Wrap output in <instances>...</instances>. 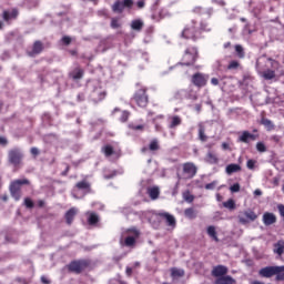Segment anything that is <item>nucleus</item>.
Segmentation results:
<instances>
[{
  "mask_svg": "<svg viewBox=\"0 0 284 284\" xmlns=\"http://www.w3.org/2000/svg\"><path fill=\"white\" fill-rule=\"evenodd\" d=\"M212 27L206 21L197 22L196 20H191L189 24L184 27L181 32L182 39H186L189 41H201L203 39V32H210Z\"/></svg>",
  "mask_w": 284,
  "mask_h": 284,
  "instance_id": "nucleus-1",
  "label": "nucleus"
},
{
  "mask_svg": "<svg viewBox=\"0 0 284 284\" xmlns=\"http://www.w3.org/2000/svg\"><path fill=\"white\" fill-rule=\"evenodd\" d=\"M136 91L134 92L131 101L135 103L138 108H148L150 103V97L148 95V87L141 85V83L136 84Z\"/></svg>",
  "mask_w": 284,
  "mask_h": 284,
  "instance_id": "nucleus-2",
  "label": "nucleus"
},
{
  "mask_svg": "<svg viewBox=\"0 0 284 284\" xmlns=\"http://www.w3.org/2000/svg\"><path fill=\"white\" fill-rule=\"evenodd\" d=\"M196 61H199V48L187 47L182 54L180 65L192 68Z\"/></svg>",
  "mask_w": 284,
  "mask_h": 284,
  "instance_id": "nucleus-3",
  "label": "nucleus"
},
{
  "mask_svg": "<svg viewBox=\"0 0 284 284\" xmlns=\"http://www.w3.org/2000/svg\"><path fill=\"white\" fill-rule=\"evenodd\" d=\"M8 163L16 170L23 165V152L19 148H13L8 151Z\"/></svg>",
  "mask_w": 284,
  "mask_h": 284,
  "instance_id": "nucleus-4",
  "label": "nucleus"
},
{
  "mask_svg": "<svg viewBox=\"0 0 284 284\" xmlns=\"http://www.w3.org/2000/svg\"><path fill=\"white\" fill-rule=\"evenodd\" d=\"M21 185H30V180H13L9 185V191L14 201H21Z\"/></svg>",
  "mask_w": 284,
  "mask_h": 284,
  "instance_id": "nucleus-5",
  "label": "nucleus"
},
{
  "mask_svg": "<svg viewBox=\"0 0 284 284\" xmlns=\"http://www.w3.org/2000/svg\"><path fill=\"white\" fill-rule=\"evenodd\" d=\"M88 265H90L88 260H73L65 266V268L70 274H81L83 270L88 268Z\"/></svg>",
  "mask_w": 284,
  "mask_h": 284,
  "instance_id": "nucleus-6",
  "label": "nucleus"
},
{
  "mask_svg": "<svg viewBox=\"0 0 284 284\" xmlns=\"http://www.w3.org/2000/svg\"><path fill=\"white\" fill-rule=\"evenodd\" d=\"M134 8V0H116L112 6L111 10L114 14H123L126 10H132Z\"/></svg>",
  "mask_w": 284,
  "mask_h": 284,
  "instance_id": "nucleus-7",
  "label": "nucleus"
},
{
  "mask_svg": "<svg viewBox=\"0 0 284 284\" xmlns=\"http://www.w3.org/2000/svg\"><path fill=\"white\" fill-rule=\"evenodd\" d=\"M199 168L194 162H186L182 164V179L184 181H190L196 176Z\"/></svg>",
  "mask_w": 284,
  "mask_h": 284,
  "instance_id": "nucleus-8",
  "label": "nucleus"
},
{
  "mask_svg": "<svg viewBox=\"0 0 284 284\" xmlns=\"http://www.w3.org/2000/svg\"><path fill=\"white\" fill-rule=\"evenodd\" d=\"M125 234H129V235L124 239L123 245L125 247H134L136 245V239L141 236V231H139V229L133 226L131 229H128L125 231Z\"/></svg>",
  "mask_w": 284,
  "mask_h": 284,
  "instance_id": "nucleus-9",
  "label": "nucleus"
},
{
  "mask_svg": "<svg viewBox=\"0 0 284 284\" xmlns=\"http://www.w3.org/2000/svg\"><path fill=\"white\" fill-rule=\"evenodd\" d=\"M256 219H258V215L252 210H246L239 215V221L242 225H247V223H254Z\"/></svg>",
  "mask_w": 284,
  "mask_h": 284,
  "instance_id": "nucleus-10",
  "label": "nucleus"
},
{
  "mask_svg": "<svg viewBox=\"0 0 284 284\" xmlns=\"http://www.w3.org/2000/svg\"><path fill=\"white\" fill-rule=\"evenodd\" d=\"M192 83L195 88H205L207 85V77L203 73H194L192 75Z\"/></svg>",
  "mask_w": 284,
  "mask_h": 284,
  "instance_id": "nucleus-11",
  "label": "nucleus"
},
{
  "mask_svg": "<svg viewBox=\"0 0 284 284\" xmlns=\"http://www.w3.org/2000/svg\"><path fill=\"white\" fill-rule=\"evenodd\" d=\"M155 216H159V219H164L169 227H172V229L176 227V217H174V215L168 212H158L155 213Z\"/></svg>",
  "mask_w": 284,
  "mask_h": 284,
  "instance_id": "nucleus-12",
  "label": "nucleus"
},
{
  "mask_svg": "<svg viewBox=\"0 0 284 284\" xmlns=\"http://www.w3.org/2000/svg\"><path fill=\"white\" fill-rule=\"evenodd\" d=\"M83 77H85V70L80 65L75 67L69 72V79H72V81H81Z\"/></svg>",
  "mask_w": 284,
  "mask_h": 284,
  "instance_id": "nucleus-13",
  "label": "nucleus"
},
{
  "mask_svg": "<svg viewBox=\"0 0 284 284\" xmlns=\"http://www.w3.org/2000/svg\"><path fill=\"white\" fill-rule=\"evenodd\" d=\"M227 272H230L227 266L220 264V265H216V266L213 267V270L211 271V274L215 278H221L223 276H226Z\"/></svg>",
  "mask_w": 284,
  "mask_h": 284,
  "instance_id": "nucleus-14",
  "label": "nucleus"
},
{
  "mask_svg": "<svg viewBox=\"0 0 284 284\" xmlns=\"http://www.w3.org/2000/svg\"><path fill=\"white\" fill-rule=\"evenodd\" d=\"M258 274L262 278H272L276 274V266H265L260 270Z\"/></svg>",
  "mask_w": 284,
  "mask_h": 284,
  "instance_id": "nucleus-15",
  "label": "nucleus"
},
{
  "mask_svg": "<svg viewBox=\"0 0 284 284\" xmlns=\"http://www.w3.org/2000/svg\"><path fill=\"white\" fill-rule=\"evenodd\" d=\"M75 190H80L84 194H90L92 192V185L87 180H82L75 184Z\"/></svg>",
  "mask_w": 284,
  "mask_h": 284,
  "instance_id": "nucleus-16",
  "label": "nucleus"
},
{
  "mask_svg": "<svg viewBox=\"0 0 284 284\" xmlns=\"http://www.w3.org/2000/svg\"><path fill=\"white\" fill-rule=\"evenodd\" d=\"M108 93L101 88L94 89L93 92L91 93V97L94 101V103H99L105 99Z\"/></svg>",
  "mask_w": 284,
  "mask_h": 284,
  "instance_id": "nucleus-17",
  "label": "nucleus"
},
{
  "mask_svg": "<svg viewBox=\"0 0 284 284\" xmlns=\"http://www.w3.org/2000/svg\"><path fill=\"white\" fill-rule=\"evenodd\" d=\"M43 52V42L41 40H37L33 42L32 50L28 53L29 57H37V54H41Z\"/></svg>",
  "mask_w": 284,
  "mask_h": 284,
  "instance_id": "nucleus-18",
  "label": "nucleus"
},
{
  "mask_svg": "<svg viewBox=\"0 0 284 284\" xmlns=\"http://www.w3.org/2000/svg\"><path fill=\"white\" fill-rule=\"evenodd\" d=\"M262 221L266 227L274 225V223H276V215L274 213L265 212L262 216Z\"/></svg>",
  "mask_w": 284,
  "mask_h": 284,
  "instance_id": "nucleus-19",
  "label": "nucleus"
},
{
  "mask_svg": "<svg viewBox=\"0 0 284 284\" xmlns=\"http://www.w3.org/2000/svg\"><path fill=\"white\" fill-rule=\"evenodd\" d=\"M17 17H19V10H17V9H12L11 12L6 10L2 13V19L7 23H10V21H12V19H17Z\"/></svg>",
  "mask_w": 284,
  "mask_h": 284,
  "instance_id": "nucleus-20",
  "label": "nucleus"
},
{
  "mask_svg": "<svg viewBox=\"0 0 284 284\" xmlns=\"http://www.w3.org/2000/svg\"><path fill=\"white\" fill-rule=\"evenodd\" d=\"M77 213L78 211L75 207H71L65 212L64 219H65L67 225H72V223L74 222V216H77Z\"/></svg>",
  "mask_w": 284,
  "mask_h": 284,
  "instance_id": "nucleus-21",
  "label": "nucleus"
},
{
  "mask_svg": "<svg viewBox=\"0 0 284 284\" xmlns=\"http://www.w3.org/2000/svg\"><path fill=\"white\" fill-rule=\"evenodd\" d=\"M241 143H250V141H256V135L250 133V131H243L242 135L239 138Z\"/></svg>",
  "mask_w": 284,
  "mask_h": 284,
  "instance_id": "nucleus-22",
  "label": "nucleus"
},
{
  "mask_svg": "<svg viewBox=\"0 0 284 284\" xmlns=\"http://www.w3.org/2000/svg\"><path fill=\"white\" fill-rule=\"evenodd\" d=\"M169 16L170 13L168 12V10L160 9L152 14V19L153 21H163V19H165V17H169Z\"/></svg>",
  "mask_w": 284,
  "mask_h": 284,
  "instance_id": "nucleus-23",
  "label": "nucleus"
},
{
  "mask_svg": "<svg viewBox=\"0 0 284 284\" xmlns=\"http://www.w3.org/2000/svg\"><path fill=\"white\" fill-rule=\"evenodd\" d=\"M183 123V120L179 115H173L170 118L169 129L174 130V128H179Z\"/></svg>",
  "mask_w": 284,
  "mask_h": 284,
  "instance_id": "nucleus-24",
  "label": "nucleus"
},
{
  "mask_svg": "<svg viewBox=\"0 0 284 284\" xmlns=\"http://www.w3.org/2000/svg\"><path fill=\"white\" fill-rule=\"evenodd\" d=\"M236 280H234L230 275H224L215 280V284H235Z\"/></svg>",
  "mask_w": 284,
  "mask_h": 284,
  "instance_id": "nucleus-25",
  "label": "nucleus"
},
{
  "mask_svg": "<svg viewBox=\"0 0 284 284\" xmlns=\"http://www.w3.org/2000/svg\"><path fill=\"white\" fill-rule=\"evenodd\" d=\"M148 194L152 201H156L161 195V191L159 190V186H153L148 189Z\"/></svg>",
  "mask_w": 284,
  "mask_h": 284,
  "instance_id": "nucleus-26",
  "label": "nucleus"
},
{
  "mask_svg": "<svg viewBox=\"0 0 284 284\" xmlns=\"http://www.w3.org/2000/svg\"><path fill=\"white\" fill-rule=\"evenodd\" d=\"M101 152H103L106 159H110V156L116 154V152L114 151V146L110 144L102 146Z\"/></svg>",
  "mask_w": 284,
  "mask_h": 284,
  "instance_id": "nucleus-27",
  "label": "nucleus"
},
{
  "mask_svg": "<svg viewBox=\"0 0 284 284\" xmlns=\"http://www.w3.org/2000/svg\"><path fill=\"white\" fill-rule=\"evenodd\" d=\"M274 254H277L278 256H283L284 254V241L280 240L277 243L274 244L273 248Z\"/></svg>",
  "mask_w": 284,
  "mask_h": 284,
  "instance_id": "nucleus-28",
  "label": "nucleus"
},
{
  "mask_svg": "<svg viewBox=\"0 0 284 284\" xmlns=\"http://www.w3.org/2000/svg\"><path fill=\"white\" fill-rule=\"evenodd\" d=\"M206 163H210V165H219V156L212 153V151H209L206 154Z\"/></svg>",
  "mask_w": 284,
  "mask_h": 284,
  "instance_id": "nucleus-29",
  "label": "nucleus"
},
{
  "mask_svg": "<svg viewBox=\"0 0 284 284\" xmlns=\"http://www.w3.org/2000/svg\"><path fill=\"white\" fill-rule=\"evenodd\" d=\"M171 276L172 278H183V276H185V271L182 268L172 267Z\"/></svg>",
  "mask_w": 284,
  "mask_h": 284,
  "instance_id": "nucleus-30",
  "label": "nucleus"
},
{
  "mask_svg": "<svg viewBox=\"0 0 284 284\" xmlns=\"http://www.w3.org/2000/svg\"><path fill=\"white\" fill-rule=\"evenodd\" d=\"M99 221H100L99 214H97L95 212L89 213V217H88L89 225H92V226L98 225Z\"/></svg>",
  "mask_w": 284,
  "mask_h": 284,
  "instance_id": "nucleus-31",
  "label": "nucleus"
},
{
  "mask_svg": "<svg viewBox=\"0 0 284 284\" xmlns=\"http://www.w3.org/2000/svg\"><path fill=\"white\" fill-rule=\"evenodd\" d=\"M262 77L265 81H272V79H276V71L267 69L262 73Z\"/></svg>",
  "mask_w": 284,
  "mask_h": 284,
  "instance_id": "nucleus-32",
  "label": "nucleus"
},
{
  "mask_svg": "<svg viewBox=\"0 0 284 284\" xmlns=\"http://www.w3.org/2000/svg\"><path fill=\"white\" fill-rule=\"evenodd\" d=\"M206 233L207 235L213 239V241H215V243H219V235L216 233V227H214L213 225L209 226L206 229Z\"/></svg>",
  "mask_w": 284,
  "mask_h": 284,
  "instance_id": "nucleus-33",
  "label": "nucleus"
},
{
  "mask_svg": "<svg viewBox=\"0 0 284 284\" xmlns=\"http://www.w3.org/2000/svg\"><path fill=\"white\" fill-rule=\"evenodd\" d=\"M226 174L231 175L234 174L236 172H241V166L239 164H229L225 169Z\"/></svg>",
  "mask_w": 284,
  "mask_h": 284,
  "instance_id": "nucleus-34",
  "label": "nucleus"
},
{
  "mask_svg": "<svg viewBox=\"0 0 284 284\" xmlns=\"http://www.w3.org/2000/svg\"><path fill=\"white\" fill-rule=\"evenodd\" d=\"M260 123H261V125H264V128L268 132H272V130H274V123L270 119L262 118Z\"/></svg>",
  "mask_w": 284,
  "mask_h": 284,
  "instance_id": "nucleus-35",
  "label": "nucleus"
},
{
  "mask_svg": "<svg viewBox=\"0 0 284 284\" xmlns=\"http://www.w3.org/2000/svg\"><path fill=\"white\" fill-rule=\"evenodd\" d=\"M184 216L191 221L196 219V210L194 207H189L184 210Z\"/></svg>",
  "mask_w": 284,
  "mask_h": 284,
  "instance_id": "nucleus-36",
  "label": "nucleus"
},
{
  "mask_svg": "<svg viewBox=\"0 0 284 284\" xmlns=\"http://www.w3.org/2000/svg\"><path fill=\"white\" fill-rule=\"evenodd\" d=\"M128 128H129V130H133V132H144L145 131V124L129 123Z\"/></svg>",
  "mask_w": 284,
  "mask_h": 284,
  "instance_id": "nucleus-37",
  "label": "nucleus"
},
{
  "mask_svg": "<svg viewBox=\"0 0 284 284\" xmlns=\"http://www.w3.org/2000/svg\"><path fill=\"white\" fill-rule=\"evenodd\" d=\"M275 281H284V266L275 267Z\"/></svg>",
  "mask_w": 284,
  "mask_h": 284,
  "instance_id": "nucleus-38",
  "label": "nucleus"
},
{
  "mask_svg": "<svg viewBox=\"0 0 284 284\" xmlns=\"http://www.w3.org/2000/svg\"><path fill=\"white\" fill-rule=\"evenodd\" d=\"M199 139L202 141V143L207 141V136L205 135V125L202 123L199 124Z\"/></svg>",
  "mask_w": 284,
  "mask_h": 284,
  "instance_id": "nucleus-39",
  "label": "nucleus"
},
{
  "mask_svg": "<svg viewBox=\"0 0 284 284\" xmlns=\"http://www.w3.org/2000/svg\"><path fill=\"white\" fill-rule=\"evenodd\" d=\"M132 30H136L138 32H141L143 30V22L141 20H133L131 22Z\"/></svg>",
  "mask_w": 284,
  "mask_h": 284,
  "instance_id": "nucleus-40",
  "label": "nucleus"
},
{
  "mask_svg": "<svg viewBox=\"0 0 284 284\" xmlns=\"http://www.w3.org/2000/svg\"><path fill=\"white\" fill-rule=\"evenodd\" d=\"M235 52H236V57L239 59H245V49H243V45L236 44L235 45Z\"/></svg>",
  "mask_w": 284,
  "mask_h": 284,
  "instance_id": "nucleus-41",
  "label": "nucleus"
},
{
  "mask_svg": "<svg viewBox=\"0 0 284 284\" xmlns=\"http://www.w3.org/2000/svg\"><path fill=\"white\" fill-rule=\"evenodd\" d=\"M110 26H111L112 30H118V28H121V18H119V17L111 18Z\"/></svg>",
  "mask_w": 284,
  "mask_h": 284,
  "instance_id": "nucleus-42",
  "label": "nucleus"
},
{
  "mask_svg": "<svg viewBox=\"0 0 284 284\" xmlns=\"http://www.w3.org/2000/svg\"><path fill=\"white\" fill-rule=\"evenodd\" d=\"M223 207H226V210H236V202H234L233 199H230L226 202H223Z\"/></svg>",
  "mask_w": 284,
  "mask_h": 284,
  "instance_id": "nucleus-43",
  "label": "nucleus"
},
{
  "mask_svg": "<svg viewBox=\"0 0 284 284\" xmlns=\"http://www.w3.org/2000/svg\"><path fill=\"white\" fill-rule=\"evenodd\" d=\"M182 196L186 203H194V195L190 191L183 192Z\"/></svg>",
  "mask_w": 284,
  "mask_h": 284,
  "instance_id": "nucleus-44",
  "label": "nucleus"
},
{
  "mask_svg": "<svg viewBox=\"0 0 284 284\" xmlns=\"http://www.w3.org/2000/svg\"><path fill=\"white\" fill-rule=\"evenodd\" d=\"M160 145H159V140H156V139H154V140H152L151 142H150V144H149V150L151 151V152H156L158 150H160Z\"/></svg>",
  "mask_w": 284,
  "mask_h": 284,
  "instance_id": "nucleus-45",
  "label": "nucleus"
},
{
  "mask_svg": "<svg viewBox=\"0 0 284 284\" xmlns=\"http://www.w3.org/2000/svg\"><path fill=\"white\" fill-rule=\"evenodd\" d=\"M241 68V62L239 60H232L227 64V70H239Z\"/></svg>",
  "mask_w": 284,
  "mask_h": 284,
  "instance_id": "nucleus-46",
  "label": "nucleus"
},
{
  "mask_svg": "<svg viewBox=\"0 0 284 284\" xmlns=\"http://www.w3.org/2000/svg\"><path fill=\"white\" fill-rule=\"evenodd\" d=\"M130 111L124 110L121 112V116H120V122L121 123H128L129 119H130Z\"/></svg>",
  "mask_w": 284,
  "mask_h": 284,
  "instance_id": "nucleus-47",
  "label": "nucleus"
},
{
  "mask_svg": "<svg viewBox=\"0 0 284 284\" xmlns=\"http://www.w3.org/2000/svg\"><path fill=\"white\" fill-rule=\"evenodd\" d=\"M256 150H257V152H267V146H265V143H263V142H257Z\"/></svg>",
  "mask_w": 284,
  "mask_h": 284,
  "instance_id": "nucleus-48",
  "label": "nucleus"
},
{
  "mask_svg": "<svg viewBox=\"0 0 284 284\" xmlns=\"http://www.w3.org/2000/svg\"><path fill=\"white\" fill-rule=\"evenodd\" d=\"M24 205L28 207V210H32V207H34V202L30 197H26Z\"/></svg>",
  "mask_w": 284,
  "mask_h": 284,
  "instance_id": "nucleus-49",
  "label": "nucleus"
},
{
  "mask_svg": "<svg viewBox=\"0 0 284 284\" xmlns=\"http://www.w3.org/2000/svg\"><path fill=\"white\" fill-rule=\"evenodd\" d=\"M136 10H143L145 8V0H138L135 2Z\"/></svg>",
  "mask_w": 284,
  "mask_h": 284,
  "instance_id": "nucleus-50",
  "label": "nucleus"
},
{
  "mask_svg": "<svg viewBox=\"0 0 284 284\" xmlns=\"http://www.w3.org/2000/svg\"><path fill=\"white\" fill-rule=\"evenodd\" d=\"M255 165H256V161H254V160H247V162H246V168H247L248 170H254Z\"/></svg>",
  "mask_w": 284,
  "mask_h": 284,
  "instance_id": "nucleus-51",
  "label": "nucleus"
},
{
  "mask_svg": "<svg viewBox=\"0 0 284 284\" xmlns=\"http://www.w3.org/2000/svg\"><path fill=\"white\" fill-rule=\"evenodd\" d=\"M62 43L64 45H70V43H72V38H70L69 36L62 37Z\"/></svg>",
  "mask_w": 284,
  "mask_h": 284,
  "instance_id": "nucleus-52",
  "label": "nucleus"
},
{
  "mask_svg": "<svg viewBox=\"0 0 284 284\" xmlns=\"http://www.w3.org/2000/svg\"><path fill=\"white\" fill-rule=\"evenodd\" d=\"M231 192H241V184L235 183L230 187Z\"/></svg>",
  "mask_w": 284,
  "mask_h": 284,
  "instance_id": "nucleus-53",
  "label": "nucleus"
},
{
  "mask_svg": "<svg viewBox=\"0 0 284 284\" xmlns=\"http://www.w3.org/2000/svg\"><path fill=\"white\" fill-rule=\"evenodd\" d=\"M216 187V182H211L205 185V190H214Z\"/></svg>",
  "mask_w": 284,
  "mask_h": 284,
  "instance_id": "nucleus-54",
  "label": "nucleus"
},
{
  "mask_svg": "<svg viewBox=\"0 0 284 284\" xmlns=\"http://www.w3.org/2000/svg\"><path fill=\"white\" fill-rule=\"evenodd\" d=\"M0 145L6 148L8 145V139L6 136H0Z\"/></svg>",
  "mask_w": 284,
  "mask_h": 284,
  "instance_id": "nucleus-55",
  "label": "nucleus"
},
{
  "mask_svg": "<svg viewBox=\"0 0 284 284\" xmlns=\"http://www.w3.org/2000/svg\"><path fill=\"white\" fill-rule=\"evenodd\" d=\"M30 152H31L32 156H39V149L38 148H36V146L31 148Z\"/></svg>",
  "mask_w": 284,
  "mask_h": 284,
  "instance_id": "nucleus-56",
  "label": "nucleus"
},
{
  "mask_svg": "<svg viewBox=\"0 0 284 284\" xmlns=\"http://www.w3.org/2000/svg\"><path fill=\"white\" fill-rule=\"evenodd\" d=\"M132 272H133V268L130 267V266H126V268H125V274H126V276H128L129 278L132 276Z\"/></svg>",
  "mask_w": 284,
  "mask_h": 284,
  "instance_id": "nucleus-57",
  "label": "nucleus"
},
{
  "mask_svg": "<svg viewBox=\"0 0 284 284\" xmlns=\"http://www.w3.org/2000/svg\"><path fill=\"white\" fill-rule=\"evenodd\" d=\"M267 61L271 62L272 68H274V65H278V61H276V60H274L272 58H267Z\"/></svg>",
  "mask_w": 284,
  "mask_h": 284,
  "instance_id": "nucleus-58",
  "label": "nucleus"
},
{
  "mask_svg": "<svg viewBox=\"0 0 284 284\" xmlns=\"http://www.w3.org/2000/svg\"><path fill=\"white\" fill-rule=\"evenodd\" d=\"M70 172V164H67L65 170L61 173V176H65Z\"/></svg>",
  "mask_w": 284,
  "mask_h": 284,
  "instance_id": "nucleus-59",
  "label": "nucleus"
},
{
  "mask_svg": "<svg viewBox=\"0 0 284 284\" xmlns=\"http://www.w3.org/2000/svg\"><path fill=\"white\" fill-rule=\"evenodd\" d=\"M41 283H43V284H50L51 282H50V280H49L48 277L41 276Z\"/></svg>",
  "mask_w": 284,
  "mask_h": 284,
  "instance_id": "nucleus-60",
  "label": "nucleus"
},
{
  "mask_svg": "<svg viewBox=\"0 0 284 284\" xmlns=\"http://www.w3.org/2000/svg\"><path fill=\"white\" fill-rule=\"evenodd\" d=\"M211 83H212V85H219V79L217 78H212Z\"/></svg>",
  "mask_w": 284,
  "mask_h": 284,
  "instance_id": "nucleus-61",
  "label": "nucleus"
},
{
  "mask_svg": "<svg viewBox=\"0 0 284 284\" xmlns=\"http://www.w3.org/2000/svg\"><path fill=\"white\" fill-rule=\"evenodd\" d=\"M45 205V201L39 200L38 201V207H43Z\"/></svg>",
  "mask_w": 284,
  "mask_h": 284,
  "instance_id": "nucleus-62",
  "label": "nucleus"
},
{
  "mask_svg": "<svg viewBox=\"0 0 284 284\" xmlns=\"http://www.w3.org/2000/svg\"><path fill=\"white\" fill-rule=\"evenodd\" d=\"M222 149L230 150V144L227 142L222 143Z\"/></svg>",
  "mask_w": 284,
  "mask_h": 284,
  "instance_id": "nucleus-63",
  "label": "nucleus"
},
{
  "mask_svg": "<svg viewBox=\"0 0 284 284\" xmlns=\"http://www.w3.org/2000/svg\"><path fill=\"white\" fill-rule=\"evenodd\" d=\"M203 105L202 104H195L196 112H201Z\"/></svg>",
  "mask_w": 284,
  "mask_h": 284,
  "instance_id": "nucleus-64",
  "label": "nucleus"
}]
</instances>
